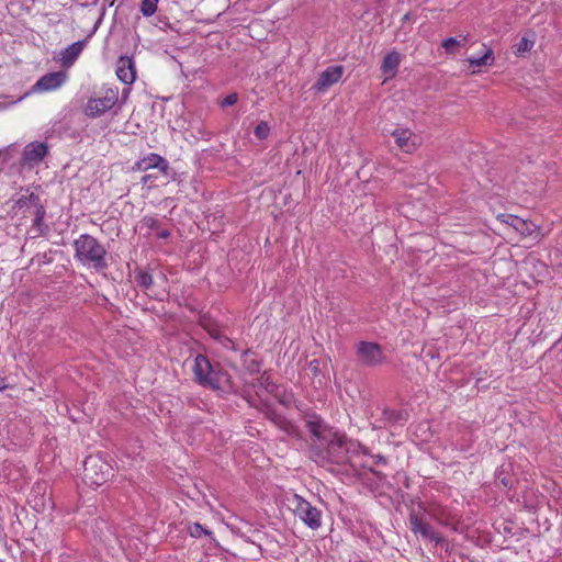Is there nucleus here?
I'll use <instances>...</instances> for the list:
<instances>
[{
    "label": "nucleus",
    "instance_id": "1",
    "mask_svg": "<svg viewBox=\"0 0 562 562\" xmlns=\"http://www.w3.org/2000/svg\"><path fill=\"white\" fill-rule=\"evenodd\" d=\"M305 425L311 435L321 446L326 447L329 453L345 452L353 456L363 453V449L358 441L348 439L344 432L329 427L317 415L310 416L306 419Z\"/></svg>",
    "mask_w": 562,
    "mask_h": 562
},
{
    "label": "nucleus",
    "instance_id": "2",
    "mask_svg": "<svg viewBox=\"0 0 562 562\" xmlns=\"http://www.w3.org/2000/svg\"><path fill=\"white\" fill-rule=\"evenodd\" d=\"M75 259L83 266L91 267L95 270H104L108 268L106 249L93 236L82 234L74 240Z\"/></svg>",
    "mask_w": 562,
    "mask_h": 562
},
{
    "label": "nucleus",
    "instance_id": "3",
    "mask_svg": "<svg viewBox=\"0 0 562 562\" xmlns=\"http://www.w3.org/2000/svg\"><path fill=\"white\" fill-rule=\"evenodd\" d=\"M83 481L90 486H101L114 475L108 459H83Z\"/></svg>",
    "mask_w": 562,
    "mask_h": 562
},
{
    "label": "nucleus",
    "instance_id": "4",
    "mask_svg": "<svg viewBox=\"0 0 562 562\" xmlns=\"http://www.w3.org/2000/svg\"><path fill=\"white\" fill-rule=\"evenodd\" d=\"M119 102L117 88H103L95 97L90 98L83 113L90 119H95L110 111Z\"/></svg>",
    "mask_w": 562,
    "mask_h": 562
},
{
    "label": "nucleus",
    "instance_id": "5",
    "mask_svg": "<svg viewBox=\"0 0 562 562\" xmlns=\"http://www.w3.org/2000/svg\"><path fill=\"white\" fill-rule=\"evenodd\" d=\"M496 220L503 224L510 226L517 232L521 238H528L535 243H540L546 234L542 228L536 225L533 222L524 220L513 214H497Z\"/></svg>",
    "mask_w": 562,
    "mask_h": 562
},
{
    "label": "nucleus",
    "instance_id": "6",
    "mask_svg": "<svg viewBox=\"0 0 562 562\" xmlns=\"http://www.w3.org/2000/svg\"><path fill=\"white\" fill-rule=\"evenodd\" d=\"M194 381L200 385L220 389L221 373L210 362L206 356L198 355L192 367Z\"/></svg>",
    "mask_w": 562,
    "mask_h": 562
},
{
    "label": "nucleus",
    "instance_id": "7",
    "mask_svg": "<svg viewBox=\"0 0 562 562\" xmlns=\"http://www.w3.org/2000/svg\"><path fill=\"white\" fill-rule=\"evenodd\" d=\"M526 468L527 464L522 465L520 463H516L514 459H506L499 467H497L495 475L504 487L513 488L520 480L527 481L526 474L528 473V470H526Z\"/></svg>",
    "mask_w": 562,
    "mask_h": 562
},
{
    "label": "nucleus",
    "instance_id": "8",
    "mask_svg": "<svg viewBox=\"0 0 562 562\" xmlns=\"http://www.w3.org/2000/svg\"><path fill=\"white\" fill-rule=\"evenodd\" d=\"M318 464L330 467L329 470L334 474L340 475L342 480L355 477L364 481L367 477V472L363 471L362 464L353 463L351 459H344L342 462H335L334 459H319Z\"/></svg>",
    "mask_w": 562,
    "mask_h": 562
},
{
    "label": "nucleus",
    "instance_id": "9",
    "mask_svg": "<svg viewBox=\"0 0 562 562\" xmlns=\"http://www.w3.org/2000/svg\"><path fill=\"white\" fill-rule=\"evenodd\" d=\"M292 503L294 504V514L308 528L317 530L322 526V512L318 508L297 494L293 496Z\"/></svg>",
    "mask_w": 562,
    "mask_h": 562
},
{
    "label": "nucleus",
    "instance_id": "10",
    "mask_svg": "<svg viewBox=\"0 0 562 562\" xmlns=\"http://www.w3.org/2000/svg\"><path fill=\"white\" fill-rule=\"evenodd\" d=\"M391 135L396 147L404 154H414L423 145L422 135L408 127H396Z\"/></svg>",
    "mask_w": 562,
    "mask_h": 562
},
{
    "label": "nucleus",
    "instance_id": "11",
    "mask_svg": "<svg viewBox=\"0 0 562 562\" xmlns=\"http://www.w3.org/2000/svg\"><path fill=\"white\" fill-rule=\"evenodd\" d=\"M409 526L411 530L415 535H420L425 540L435 542L437 546L447 544V540L443 536L432 529V527L422 517H419L414 510L409 513Z\"/></svg>",
    "mask_w": 562,
    "mask_h": 562
},
{
    "label": "nucleus",
    "instance_id": "12",
    "mask_svg": "<svg viewBox=\"0 0 562 562\" xmlns=\"http://www.w3.org/2000/svg\"><path fill=\"white\" fill-rule=\"evenodd\" d=\"M357 355L360 362L370 367L382 364L385 360L383 351L376 342H359L357 346Z\"/></svg>",
    "mask_w": 562,
    "mask_h": 562
},
{
    "label": "nucleus",
    "instance_id": "13",
    "mask_svg": "<svg viewBox=\"0 0 562 562\" xmlns=\"http://www.w3.org/2000/svg\"><path fill=\"white\" fill-rule=\"evenodd\" d=\"M91 529L94 537L98 538L106 547L114 548L121 546L119 537L115 535L112 526L103 518L97 517L91 521Z\"/></svg>",
    "mask_w": 562,
    "mask_h": 562
},
{
    "label": "nucleus",
    "instance_id": "14",
    "mask_svg": "<svg viewBox=\"0 0 562 562\" xmlns=\"http://www.w3.org/2000/svg\"><path fill=\"white\" fill-rule=\"evenodd\" d=\"M387 459H376L373 465L362 464L363 471L367 472V477L362 482L371 490L378 488L380 484H384L389 474L381 468L385 467Z\"/></svg>",
    "mask_w": 562,
    "mask_h": 562
},
{
    "label": "nucleus",
    "instance_id": "15",
    "mask_svg": "<svg viewBox=\"0 0 562 562\" xmlns=\"http://www.w3.org/2000/svg\"><path fill=\"white\" fill-rule=\"evenodd\" d=\"M68 76L65 71H55L42 76L33 86V90L37 92H49L59 89L67 80Z\"/></svg>",
    "mask_w": 562,
    "mask_h": 562
},
{
    "label": "nucleus",
    "instance_id": "16",
    "mask_svg": "<svg viewBox=\"0 0 562 562\" xmlns=\"http://www.w3.org/2000/svg\"><path fill=\"white\" fill-rule=\"evenodd\" d=\"M344 74V67L340 65L329 66L319 74L313 89L317 92H324L333 85L337 83Z\"/></svg>",
    "mask_w": 562,
    "mask_h": 562
},
{
    "label": "nucleus",
    "instance_id": "17",
    "mask_svg": "<svg viewBox=\"0 0 562 562\" xmlns=\"http://www.w3.org/2000/svg\"><path fill=\"white\" fill-rule=\"evenodd\" d=\"M48 147L45 143L42 142H33L25 146L22 155V160L24 165L33 167L40 164L44 157L47 155Z\"/></svg>",
    "mask_w": 562,
    "mask_h": 562
},
{
    "label": "nucleus",
    "instance_id": "18",
    "mask_svg": "<svg viewBox=\"0 0 562 562\" xmlns=\"http://www.w3.org/2000/svg\"><path fill=\"white\" fill-rule=\"evenodd\" d=\"M151 168L158 169L162 175H166L168 172L169 166L165 158L155 153L148 154L134 166V170L138 171H147Z\"/></svg>",
    "mask_w": 562,
    "mask_h": 562
},
{
    "label": "nucleus",
    "instance_id": "19",
    "mask_svg": "<svg viewBox=\"0 0 562 562\" xmlns=\"http://www.w3.org/2000/svg\"><path fill=\"white\" fill-rule=\"evenodd\" d=\"M116 76L126 83L132 85L136 79L134 61L130 57H120L116 63Z\"/></svg>",
    "mask_w": 562,
    "mask_h": 562
},
{
    "label": "nucleus",
    "instance_id": "20",
    "mask_svg": "<svg viewBox=\"0 0 562 562\" xmlns=\"http://www.w3.org/2000/svg\"><path fill=\"white\" fill-rule=\"evenodd\" d=\"M46 483H36L31 491L27 503L32 505L37 512H43L46 507V502H50V495L46 498Z\"/></svg>",
    "mask_w": 562,
    "mask_h": 562
},
{
    "label": "nucleus",
    "instance_id": "21",
    "mask_svg": "<svg viewBox=\"0 0 562 562\" xmlns=\"http://www.w3.org/2000/svg\"><path fill=\"white\" fill-rule=\"evenodd\" d=\"M484 47H485V52L481 57H479V58L470 57L467 59V63L469 64V71L471 75L481 74L482 67L491 66L494 63L495 57H494V53H493L492 48H488L485 45H484Z\"/></svg>",
    "mask_w": 562,
    "mask_h": 562
},
{
    "label": "nucleus",
    "instance_id": "22",
    "mask_svg": "<svg viewBox=\"0 0 562 562\" xmlns=\"http://www.w3.org/2000/svg\"><path fill=\"white\" fill-rule=\"evenodd\" d=\"M401 59V55L395 50L384 56L381 70L385 75V79H392L396 76Z\"/></svg>",
    "mask_w": 562,
    "mask_h": 562
},
{
    "label": "nucleus",
    "instance_id": "23",
    "mask_svg": "<svg viewBox=\"0 0 562 562\" xmlns=\"http://www.w3.org/2000/svg\"><path fill=\"white\" fill-rule=\"evenodd\" d=\"M83 45H85V43L79 41V42H75L71 45H69L68 47H66L60 53V61H61L63 66H65V67L72 66L74 63L76 61V59L81 54V52L83 49Z\"/></svg>",
    "mask_w": 562,
    "mask_h": 562
},
{
    "label": "nucleus",
    "instance_id": "24",
    "mask_svg": "<svg viewBox=\"0 0 562 562\" xmlns=\"http://www.w3.org/2000/svg\"><path fill=\"white\" fill-rule=\"evenodd\" d=\"M41 199L37 194L31 192L22 195L15 203V207L22 212L23 216H26L27 209L36 210V206L41 205Z\"/></svg>",
    "mask_w": 562,
    "mask_h": 562
},
{
    "label": "nucleus",
    "instance_id": "25",
    "mask_svg": "<svg viewBox=\"0 0 562 562\" xmlns=\"http://www.w3.org/2000/svg\"><path fill=\"white\" fill-rule=\"evenodd\" d=\"M535 43H536V34H535V32L530 31L527 34H525L519 40V42L517 44L514 45V47H513L514 54L519 56V55L530 52L533 48Z\"/></svg>",
    "mask_w": 562,
    "mask_h": 562
},
{
    "label": "nucleus",
    "instance_id": "26",
    "mask_svg": "<svg viewBox=\"0 0 562 562\" xmlns=\"http://www.w3.org/2000/svg\"><path fill=\"white\" fill-rule=\"evenodd\" d=\"M465 41V36H461V38L449 37L441 42V47L445 48L447 54L454 55L458 53L459 48L464 45Z\"/></svg>",
    "mask_w": 562,
    "mask_h": 562
},
{
    "label": "nucleus",
    "instance_id": "27",
    "mask_svg": "<svg viewBox=\"0 0 562 562\" xmlns=\"http://www.w3.org/2000/svg\"><path fill=\"white\" fill-rule=\"evenodd\" d=\"M46 211L43 204L36 206V210L33 212V226L38 231V234H44L46 226L44 224Z\"/></svg>",
    "mask_w": 562,
    "mask_h": 562
},
{
    "label": "nucleus",
    "instance_id": "28",
    "mask_svg": "<svg viewBox=\"0 0 562 562\" xmlns=\"http://www.w3.org/2000/svg\"><path fill=\"white\" fill-rule=\"evenodd\" d=\"M159 0H140L139 12L145 18L153 16L158 9Z\"/></svg>",
    "mask_w": 562,
    "mask_h": 562
},
{
    "label": "nucleus",
    "instance_id": "29",
    "mask_svg": "<svg viewBox=\"0 0 562 562\" xmlns=\"http://www.w3.org/2000/svg\"><path fill=\"white\" fill-rule=\"evenodd\" d=\"M135 280L137 285L144 290H148L154 283L153 276L143 270L136 272Z\"/></svg>",
    "mask_w": 562,
    "mask_h": 562
},
{
    "label": "nucleus",
    "instance_id": "30",
    "mask_svg": "<svg viewBox=\"0 0 562 562\" xmlns=\"http://www.w3.org/2000/svg\"><path fill=\"white\" fill-rule=\"evenodd\" d=\"M188 531L191 537L193 538H201L202 536H209L212 537V531L206 529L203 525L200 522H193L188 526Z\"/></svg>",
    "mask_w": 562,
    "mask_h": 562
},
{
    "label": "nucleus",
    "instance_id": "31",
    "mask_svg": "<svg viewBox=\"0 0 562 562\" xmlns=\"http://www.w3.org/2000/svg\"><path fill=\"white\" fill-rule=\"evenodd\" d=\"M254 134L260 140L268 138V136L270 134L269 124L265 121L259 122L254 130Z\"/></svg>",
    "mask_w": 562,
    "mask_h": 562
},
{
    "label": "nucleus",
    "instance_id": "32",
    "mask_svg": "<svg viewBox=\"0 0 562 562\" xmlns=\"http://www.w3.org/2000/svg\"><path fill=\"white\" fill-rule=\"evenodd\" d=\"M142 223L149 229H157L159 227V221L154 216H145Z\"/></svg>",
    "mask_w": 562,
    "mask_h": 562
},
{
    "label": "nucleus",
    "instance_id": "33",
    "mask_svg": "<svg viewBox=\"0 0 562 562\" xmlns=\"http://www.w3.org/2000/svg\"><path fill=\"white\" fill-rule=\"evenodd\" d=\"M237 101H238V94L236 92H233L223 99V101L221 102V106H223V108L232 106V105L236 104Z\"/></svg>",
    "mask_w": 562,
    "mask_h": 562
},
{
    "label": "nucleus",
    "instance_id": "34",
    "mask_svg": "<svg viewBox=\"0 0 562 562\" xmlns=\"http://www.w3.org/2000/svg\"><path fill=\"white\" fill-rule=\"evenodd\" d=\"M157 236L161 239H166L170 236V232L168 229H160L158 231Z\"/></svg>",
    "mask_w": 562,
    "mask_h": 562
},
{
    "label": "nucleus",
    "instance_id": "35",
    "mask_svg": "<svg viewBox=\"0 0 562 562\" xmlns=\"http://www.w3.org/2000/svg\"><path fill=\"white\" fill-rule=\"evenodd\" d=\"M9 386L5 383L4 379L0 375V391L7 390Z\"/></svg>",
    "mask_w": 562,
    "mask_h": 562
},
{
    "label": "nucleus",
    "instance_id": "36",
    "mask_svg": "<svg viewBox=\"0 0 562 562\" xmlns=\"http://www.w3.org/2000/svg\"><path fill=\"white\" fill-rule=\"evenodd\" d=\"M150 180H151V175H145V176L142 178V182H143L144 184L148 183Z\"/></svg>",
    "mask_w": 562,
    "mask_h": 562
},
{
    "label": "nucleus",
    "instance_id": "37",
    "mask_svg": "<svg viewBox=\"0 0 562 562\" xmlns=\"http://www.w3.org/2000/svg\"><path fill=\"white\" fill-rule=\"evenodd\" d=\"M504 532L507 533V535H514L513 531H512V527L508 526V525H505L504 526Z\"/></svg>",
    "mask_w": 562,
    "mask_h": 562
},
{
    "label": "nucleus",
    "instance_id": "38",
    "mask_svg": "<svg viewBox=\"0 0 562 562\" xmlns=\"http://www.w3.org/2000/svg\"><path fill=\"white\" fill-rule=\"evenodd\" d=\"M33 212H34V209H27L25 217L33 216Z\"/></svg>",
    "mask_w": 562,
    "mask_h": 562
},
{
    "label": "nucleus",
    "instance_id": "39",
    "mask_svg": "<svg viewBox=\"0 0 562 562\" xmlns=\"http://www.w3.org/2000/svg\"><path fill=\"white\" fill-rule=\"evenodd\" d=\"M403 477H404L405 486H406V487H408V486H409V484H408V477H407L405 474H403Z\"/></svg>",
    "mask_w": 562,
    "mask_h": 562
},
{
    "label": "nucleus",
    "instance_id": "40",
    "mask_svg": "<svg viewBox=\"0 0 562 562\" xmlns=\"http://www.w3.org/2000/svg\"><path fill=\"white\" fill-rule=\"evenodd\" d=\"M91 507H92L94 510L97 509V506H94V505H90V506H88L87 513H89V514L91 513V510H90V508H91Z\"/></svg>",
    "mask_w": 562,
    "mask_h": 562
}]
</instances>
